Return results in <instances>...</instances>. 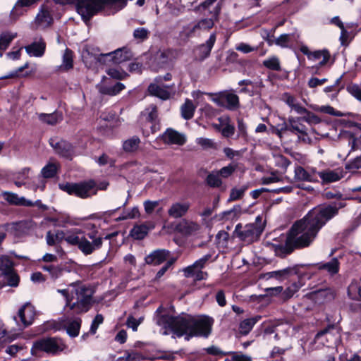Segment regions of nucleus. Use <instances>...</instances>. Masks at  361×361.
<instances>
[{
  "instance_id": "obj_2",
  "label": "nucleus",
  "mask_w": 361,
  "mask_h": 361,
  "mask_svg": "<svg viewBox=\"0 0 361 361\" xmlns=\"http://www.w3.org/2000/svg\"><path fill=\"white\" fill-rule=\"evenodd\" d=\"M156 322L165 329V334L171 331L178 336H185V339L188 341L192 337H208L212 331L214 319L207 316L195 318L190 315H161L157 318Z\"/></svg>"
},
{
  "instance_id": "obj_31",
  "label": "nucleus",
  "mask_w": 361,
  "mask_h": 361,
  "mask_svg": "<svg viewBox=\"0 0 361 361\" xmlns=\"http://www.w3.org/2000/svg\"><path fill=\"white\" fill-rule=\"evenodd\" d=\"M330 59L329 52L326 50H318L314 52H312L309 59L312 61H319V65L320 66H324Z\"/></svg>"
},
{
  "instance_id": "obj_4",
  "label": "nucleus",
  "mask_w": 361,
  "mask_h": 361,
  "mask_svg": "<svg viewBox=\"0 0 361 361\" xmlns=\"http://www.w3.org/2000/svg\"><path fill=\"white\" fill-rule=\"evenodd\" d=\"M57 291L66 298V306L76 314L86 312L91 307L93 290L80 283H72Z\"/></svg>"
},
{
  "instance_id": "obj_30",
  "label": "nucleus",
  "mask_w": 361,
  "mask_h": 361,
  "mask_svg": "<svg viewBox=\"0 0 361 361\" xmlns=\"http://www.w3.org/2000/svg\"><path fill=\"white\" fill-rule=\"evenodd\" d=\"M196 109V105L189 99H186L184 104L180 107L181 116L185 120L191 119Z\"/></svg>"
},
{
  "instance_id": "obj_32",
  "label": "nucleus",
  "mask_w": 361,
  "mask_h": 361,
  "mask_svg": "<svg viewBox=\"0 0 361 361\" xmlns=\"http://www.w3.org/2000/svg\"><path fill=\"white\" fill-rule=\"evenodd\" d=\"M73 67V53L71 50L66 49L62 56V63L59 69L63 71H67Z\"/></svg>"
},
{
  "instance_id": "obj_54",
  "label": "nucleus",
  "mask_w": 361,
  "mask_h": 361,
  "mask_svg": "<svg viewBox=\"0 0 361 361\" xmlns=\"http://www.w3.org/2000/svg\"><path fill=\"white\" fill-rule=\"evenodd\" d=\"M345 169L350 171L354 172L361 169V155L357 156L353 160L350 161L345 165Z\"/></svg>"
},
{
  "instance_id": "obj_44",
  "label": "nucleus",
  "mask_w": 361,
  "mask_h": 361,
  "mask_svg": "<svg viewBox=\"0 0 361 361\" xmlns=\"http://www.w3.org/2000/svg\"><path fill=\"white\" fill-rule=\"evenodd\" d=\"M303 286V283L298 281L293 282L288 286L283 293V298L284 300H288L293 296V295L298 291V290Z\"/></svg>"
},
{
  "instance_id": "obj_62",
  "label": "nucleus",
  "mask_w": 361,
  "mask_h": 361,
  "mask_svg": "<svg viewBox=\"0 0 361 361\" xmlns=\"http://www.w3.org/2000/svg\"><path fill=\"white\" fill-rule=\"evenodd\" d=\"M245 188H233L232 189L230 197L228 200L229 201H234L240 199L245 193Z\"/></svg>"
},
{
  "instance_id": "obj_61",
  "label": "nucleus",
  "mask_w": 361,
  "mask_h": 361,
  "mask_svg": "<svg viewBox=\"0 0 361 361\" xmlns=\"http://www.w3.org/2000/svg\"><path fill=\"white\" fill-rule=\"evenodd\" d=\"M144 208L147 214H152L154 209L159 204V201L146 200L144 202Z\"/></svg>"
},
{
  "instance_id": "obj_3",
  "label": "nucleus",
  "mask_w": 361,
  "mask_h": 361,
  "mask_svg": "<svg viewBox=\"0 0 361 361\" xmlns=\"http://www.w3.org/2000/svg\"><path fill=\"white\" fill-rule=\"evenodd\" d=\"M64 240L71 245H77L78 248L85 255H89L95 250H99L103 244V238L97 236L96 232L88 233L87 236L80 229L68 231H57L54 234L48 231L46 235V241L49 245H54Z\"/></svg>"
},
{
  "instance_id": "obj_11",
  "label": "nucleus",
  "mask_w": 361,
  "mask_h": 361,
  "mask_svg": "<svg viewBox=\"0 0 361 361\" xmlns=\"http://www.w3.org/2000/svg\"><path fill=\"white\" fill-rule=\"evenodd\" d=\"M302 121V120L301 117H290L284 127L277 130V135L279 137H281V134L283 132L290 131L298 135L300 138V135H306V127L301 123Z\"/></svg>"
},
{
  "instance_id": "obj_19",
  "label": "nucleus",
  "mask_w": 361,
  "mask_h": 361,
  "mask_svg": "<svg viewBox=\"0 0 361 361\" xmlns=\"http://www.w3.org/2000/svg\"><path fill=\"white\" fill-rule=\"evenodd\" d=\"M323 183H330L341 180L343 177V171L340 169L335 170L326 169L317 173Z\"/></svg>"
},
{
  "instance_id": "obj_12",
  "label": "nucleus",
  "mask_w": 361,
  "mask_h": 361,
  "mask_svg": "<svg viewBox=\"0 0 361 361\" xmlns=\"http://www.w3.org/2000/svg\"><path fill=\"white\" fill-rule=\"evenodd\" d=\"M297 274V268L295 267H290L285 268L281 270L273 271L267 272L264 274H260L259 275V279L269 280V279H276L279 281H283L291 277L293 275Z\"/></svg>"
},
{
  "instance_id": "obj_63",
  "label": "nucleus",
  "mask_w": 361,
  "mask_h": 361,
  "mask_svg": "<svg viewBox=\"0 0 361 361\" xmlns=\"http://www.w3.org/2000/svg\"><path fill=\"white\" fill-rule=\"evenodd\" d=\"M176 259H169L164 266H163L157 273L155 280H159L169 269V268L174 263Z\"/></svg>"
},
{
  "instance_id": "obj_5",
  "label": "nucleus",
  "mask_w": 361,
  "mask_h": 361,
  "mask_svg": "<svg viewBox=\"0 0 361 361\" xmlns=\"http://www.w3.org/2000/svg\"><path fill=\"white\" fill-rule=\"evenodd\" d=\"M67 348V344L59 337H44L33 343L31 353L33 355H37L40 353L56 355L63 352Z\"/></svg>"
},
{
  "instance_id": "obj_21",
  "label": "nucleus",
  "mask_w": 361,
  "mask_h": 361,
  "mask_svg": "<svg viewBox=\"0 0 361 361\" xmlns=\"http://www.w3.org/2000/svg\"><path fill=\"white\" fill-rule=\"evenodd\" d=\"M111 54V56H106V59L116 64L129 61L133 57L131 51L126 48L118 49Z\"/></svg>"
},
{
  "instance_id": "obj_13",
  "label": "nucleus",
  "mask_w": 361,
  "mask_h": 361,
  "mask_svg": "<svg viewBox=\"0 0 361 361\" xmlns=\"http://www.w3.org/2000/svg\"><path fill=\"white\" fill-rule=\"evenodd\" d=\"M148 91L151 95L157 97L163 100L170 99L176 93L174 85L166 86L157 83L150 84Z\"/></svg>"
},
{
  "instance_id": "obj_34",
  "label": "nucleus",
  "mask_w": 361,
  "mask_h": 361,
  "mask_svg": "<svg viewBox=\"0 0 361 361\" xmlns=\"http://www.w3.org/2000/svg\"><path fill=\"white\" fill-rule=\"evenodd\" d=\"M215 41H216V34L212 33L209 36V38L207 40L206 43L202 44L199 47V50H200V53L202 54V58H206L209 55L211 50L215 43Z\"/></svg>"
},
{
  "instance_id": "obj_15",
  "label": "nucleus",
  "mask_w": 361,
  "mask_h": 361,
  "mask_svg": "<svg viewBox=\"0 0 361 361\" xmlns=\"http://www.w3.org/2000/svg\"><path fill=\"white\" fill-rule=\"evenodd\" d=\"M162 139L169 145H183L186 142V136L173 129H167L163 134Z\"/></svg>"
},
{
  "instance_id": "obj_40",
  "label": "nucleus",
  "mask_w": 361,
  "mask_h": 361,
  "mask_svg": "<svg viewBox=\"0 0 361 361\" xmlns=\"http://www.w3.org/2000/svg\"><path fill=\"white\" fill-rule=\"evenodd\" d=\"M140 143V138L134 136L124 141L123 144V150L126 152H133L137 150Z\"/></svg>"
},
{
  "instance_id": "obj_64",
  "label": "nucleus",
  "mask_w": 361,
  "mask_h": 361,
  "mask_svg": "<svg viewBox=\"0 0 361 361\" xmlns=\"http://www.w3.org/2000/svg\"><path fill=\"white\" fill-rule=\"evenodd\" d=\"M211 258V255H206L203 256L202 258L199 259L198 260L195 261L193 263V268L196 267L197 269H203L205 267L206 263L208 262V260Z\"/></svg>"
},
{
  "instance_id": "obj_59",
  "label": "nucleus",
  "mask_w": 361,
  "mask_h": 361,
  "mask_svg": "<svg viewBox=\"0 0 361 361\" xmlns=\"http://www.w3.org/2000/svg\"><path fill=\"white\" fill-rule=\"evenodd\" d=\"M196 143L201 146L203 149L212 148L214 146L213 141L205 137H198L196 139Z\"/></svg>"
},
{
  "instance_id": "obj_52",
  "label": "nucleus",
  "mask_w": 361,
  "mask_h": 361,
  "mask_svg": "<svg viewBox=\"0 0 361 361\" xmlns=\"http://www.w3.org/2000/svg\"><path fill=\"white\" fill-rule=\"evenodd\" d=\"M6 277L7 283L9 286L16 287L19 283V276L14 271V270L11 271V273H6L4 274Z\"/></svg>"
},
{
  "instance_id": "obj_8",
  "label": "nucleus",
  "mask_w": 361,
  "mask_h": 361,
  "mask_svg": "<svg viewBox=\"0 0 361 361\" xmlns=\"http://www.w3.org/2000/svg\"><path fill=\"white\" fill-rule=\"evenodd\" d=\"M95 183L93 180L80 183L60 184V188L70 195H75L81 198H86L92 195Z\"/></svg>"
},
{
  "instance_id": "obj_45",
  "label": "nucleus",
  "mask_w": 361,
  "mask_h": 361,
  "mask_svg": "<svg viewBox=\"0 0 361 361\" xmlns=\"http://www.w3.org/2000/svg\"><path fill=\"white\" fill-rule=\"evenodd\" d=\"M37 1L38 0H18L11 11V16L16 18L18 16L22 14V11H18L20 8L24 6H29Z\"/></svg>"
},
{
  "instance_id": "obj_23",
  "label": "nucleus",
  "mask_w": 361,
  "mask_h": 361,
  "mask_svg": "<svg viewBox=\"0 0 361 361\" xmlns=\"http://www.w3.org/2000/svg\"><path fill=\"white\" fill-rule=\"evenodd\" d=\"M111 54L97 55L86 51L82 54V60L85 66L90 68H94L98 63H101L103 59H106V56H111Z\"/></svg>"
},
{
  "instance_id": "obj_28",
  "label": "nucleus",
  "mask_w": 361,
  "mask_h": 361,
  "mask_svg": "<svg viewBox=\"0 0 361 361\" xmlns=\"http://www.w3.org/2000/svg\"><path fill=\"white\" fill-rule=\"evenodd\" d=\"M200 226L195 222L183 221L178 225V231L185 235H191L200 229Z\"/></svg>"
},
{
  "instance_id": "obj_53",
  "label": "nucleus",
  "mask_w": 361,
  "mask_h": 361,
  "mask_svg": "<svg viewBox=\"0 0 361 361\" xmlns=\"http://www.w3.org/2000/svg\"><path fill=\"white\" fill-rule=\"evenodd\" d=\"M149 32L145 27H138L133 31V37L140 41L147 39L149 37Z\"/></svg>"
},
{
  "instance_id": "obj_6",
  "label": "nucleus",
  "mask_w": 361,
  "mask_h": 361,
  "mask_svg": "<svg viewBox=\"0 0 361 361\" xmlns=\"http://www.w3.org/2000/svg\"><path fill=\"white\" fill-rule=\"evenodd\" d=\"M107 3V0H78L76 10L82 20L87 23L94 15L102 11Z\"/></svg>"
},
{
  "instance_id": "obj_1",
  "label": "nucleus",
  "mask_w": 361,
  "mask_h": 361,
  "mask_svg": "<svg viewBox=\"0 0 361 361\" xmlns=\"http://www.w3.org/2000/svg\"><path fill=\"white\" fill-rule=\"evenodd\" d=\"M338 206H319L311 209L302 219L297 221L291 227L284 247V254H290L293 247L302 248L310 246L316 238L319 230L326 223L336 216Z\"/></svg>"
},
{
  "instance_id": "obj_14",
  "label": "nucleus",
  "mask_w": 361,
  "mask_h": 361,
  "mask_svg": "<svg viewBox=\"0 0 361 361\" xmlns=\"http://www.w3.org/2000/svg\"><path fill=\"white\" fill-rule=\"evenodd\" d=\"M49 144L56 153L63 157L71 159L73 154V149L69 142L58 138H51Z\"/></svg>"
},
{
  "instance_id": "obj_18",
  "label": "nucleus",
  "mask_w": 361,
  "mask_h": 361,
  "mask_svg": "<svg viewBox=\"0 0 361 361\" xmlns=\"http://www.w3.org/2000/svg\"><path fill=\"white\" fill-rule=\"evenodd\" d=\"M25 49L30 56L41 57L44 54L46 43L42 38L35 39L32 43L26 46Z\"/></svg>"
},
{
  "instance_id": "obj_60",
  "label": "nucleus",
  "mask_w": 361,
  "mask_h": 361,
  "mask_svg": "<svg viewBox=\"0 0 361 361\" xmlns=\"http://www.w3.org/2000/svg\"><path fill=\"white\" fill-rule=\"evenodd\" d=\"M104 321V317L102 314H97L94 319H93L91 327H90V332L92 334H94L99 327V326L102 324Z\"/></svg>"
},
{
  "instance_id": "obj_24",
  "label": "nucleus",
  "mask_w": 361,
  "mask_h": 361,
  "mask_svg": "<svg viewBox=\"0 0 361 361\" xmlns=\"http://www.w3.org/2000/svg\"><path fill=\"white\" fill-rule=\"evenodd\" d=\"M154 227L153 223L136 225L130 231V235L136 240H142L147 235L149 231L154 228Z\"/></svg>"
},
{
  "instance_id": "obj_33",
  "label": "nucleus",
  "mask_w": 361,
  "mask_h": 361,
  "mask_svg": "<svg viewBox=\"0 0 361 361\" xmlns=\"http://www.w3.org/2000/svg\"><path fill=\"white\" fill-rule=\"evenodd\" d=\"M348 294L353 300H361V279L350 283L348 288Z\"/></svg>"
},
{
  "instance_id": "obj_47",
  "label": "nucleus",
  "mask_w": 361,
  "mask_h": 361,
  "mask_svg": "<svg viewBox=\"0 0 361 361\" xmlns=\"http://www.w3.org/2000/svg\"><path fill=\"white\" fill-rule=\"evenodd\" d=\"M16 37V33H2L0 37V50H5Z\"/></svg>"
},
{
  "instance_id": "obj_7",
  "label": "nucleus",
  "mask_w": 361,
  "mask_h": 361,
  "mask_svg": "<svg viewBox=\"0 0 361 361\" xmlns=\"http://www.w3.org/2000/svg\"><path fill=\"white\" fill-rule=\"evenodd\" d=\"M211 100L220 107L235 110L239 106L238 97L231 91L224 90L216 93H208Z\"/></svg>"
},
{
  "instance_id": "obj_42",
  "label": "nucleus",
  "mask_w": 361,
  "mask_h": 361,
  "mask_svg": "<svg viewBox=\"0 0 361 361\" xmlns=\"http://www.w3.org/2000/svg\"><path fill=\"white\" fill-rule=\"evenodd\" d=\"M0 270L3 274L11 273V271L13 270V263L8 256L0 257Z\"/></svg>"
},
{
  "instance_id": "obj_20",
  "label": "nucleus",
  "mask_w": 361,
  "mask_h": 361,
  "mask_svg": "<svg viewBox=\"0 0 361 361\" xmlns=\"http://www.w3.org/2000/svg\"><path fill=\"white\" fill-rule=\"evenodd\" d=\"M265 220L262 215H257L254 223L250 225V240H257L264 231Z\"/></svg>"
},
{
  "instance_id": "obj_10",
  "label": "nucleus",
  "mask_w": 361,
  "mask_h": 361,
  "mask_svg": "<svg viewBox=\"0 0 361 361\" xmlns=\"http://www.w3.org/2000/svg\"><path fill=\"white\" fill-rule=\"evenodd\" d=\"M52 8L50 4H45L40 6L33 25L36 28L44 29L50 26L53 23Z\"/></svg>"
},
{
  "instance_id": "obj_26",
  "label": "nucleus",
  "mask_w": 361,
  "mask_h": 361,
  "mask_svg": "<svg viewBox=\"0 0 361 361\" xmlns=\"http://www.w3.org/2000/svg\"><path fill=\"white\" fill-rule=\"evenodd\" d=\"M295 178L300 181L316 182L317 181L314 172L310 173L304 168L298 166L295 169Z\"/></svg>"
},
{
  "instance_id": "obj_58",
  "label": "nucleus",
  "mask_w": 361,
  "mask_h": 361,
  "mask_svg": "<svg viewBox=\"0 0 361 361\" xmlns=\"http://www.w3.org/2000/svg\"><path fill=\"white\" fill-rule=\"evenodd\" d=\"M107 74L111 78L122 80L127 76V73L124 71H121L116 68H109L107 71Z\"/></svg>"
},
{
  "instance_id": "obj_49",
  "label": "nucleus",
  "mask_w": 361,
  "mask_h": 361,
  "mask_svg": "<svg viewBox=\"0 0 361 361\" xmlns=\"http://www.w3.org/2000/svg\"><path fill=\"white\" fill-rule=\"evenodd\" d=\"M234 234L240 240H245L248 236V229L247 228V225L243 227L241 224H237L234 231Z\"/></svg>"
},
{
  "instance_id": "obj_27",
  "label": "nucleus",
  "mask_w": 361,
  "mask_h": 361,
  "mask_svg": "<svg viewBox=\"0 0 361 361\" xmlns=\"http://www.w3.org/2000/svg\"><path fill=\"white\" fill-rule=\"evenodd\" d=\"M38 118L49 125H55L60 122L62 118V114L58 111H55L51 114H37Z\"/></svg>"
},
{
  "instance_id": "obj_50",
  "label": "nucleus",
  "mask_w": 361,
  "mask_h": 361,
  "mask_svg": "<svg viewBox=\"0 0 361 361\" xmlns=\"http://www.w3.org/2000/svg\"><path fill=\"white\" fill-rule=\"evenodd\" d=\"M207 183L211 187H219L221 185V180L217 172L209 174L207 177Z\"/></svg>"
},
{
  "instance_id": "obj_22",
  "label": "nucleus",
  "mask_w": 361,
  "mask_h": 361,
  "mask_svg": "<svg viewBox=\"0 0 361 361\" xmlns=\"http://www.w3.org/2000/svg\"><path fill=\"white\" fill-rule=\"evenodd\" d=\"M2 195L10 204L25 207H30L32 204V201L25 199L24 197H20L16 193L4 192Z\"/></svg>"
},
{
  "instance_id": "obj_35",
  "label": "nucleus",
  "mask_w": 361,
  "mask_h": 361,
  "mask_svg": "<svg viewBox=\"0 0 361 361\" xmlns=\"http://www.w3.org/2000/svg\"><path fill=\"white\" fill-rule=\"evenodd\" d=\"M124 88L125 85L123 83L117 82L111 87L102 86L99 88V92L104 94L114 96L118 94Z\"/></svg>"
},
{
  "instance_id": "obj_43",
  "label": "nucleus",
  "mask_w": 361,
  "mask_h": 361,
  "mask_svg": "<svg viewBox=\"0 0 361 361\" xmlns=\"http://www.w3.org/2000/svg\"><path fill=\"white\" fill-rule=\"evenodd\" d=\"M342 138L348 140L352 150L361 149V137H355L351 133L346 132L343 135Z\"/></svg>"
},
{
  "instance_id": "obj_46",
  "label": "nucleus",
  "mask_w": 361,
  "mask_h": 361,
  "mask_svg": "<svg viewBox=\"0 0 361 361\" xmlns=\"http://www.w3.org/2000/svg\"><path fill=\"white\" fill-rule=\"evenodd\" d=\"M58 166L55 163H49L42 168L41 173L44 178H52L56 173Z\"/></svg>"
},
{
  "instance_id": "obj_17",
  "label": "nucleus",
  "mask_w": 361,
  "mask_h": 361,
  "mask_svg": "<svg viewBox=\"0 0 361 361\" xmlns=\"http://www.w3.org/2000/svg\"><path fill=\"white\" fill-rule=\"evenodd\" d=\"M169 250H157L147 255L145 260L147 264L159 265L169 258Z\"/></svg>"
},
{
  "instance_id": "obj_41",
  "label": "nucleus",
  "mask_w": 361,
  "mask_h": 361,
  "mask_svg": "<svg viewBox=\"0 0 361 361\" xmlns=\"http://www.w3.org/2000/svg\"><path fill=\"white\" fill-rule=\"evenodd\" d=\"M336 331V328L334 325H330L328 327L324 329L323 330L319 331L315 336V340L317 341H319L320 339L323 336H326V340L327 342L329 341H332L333 337L334 336V331Z\"/></svg>"
},
{
  "instance_id": "obj_51",
  "label": "nucleus",
  "mask_w": 361,
  "mask_h": 361,
  "mask_svg": "<svg viewBox=\"0 0 361 361\" xmlns=\"http://www.w3.org/2000/svg\"><path fill=\"white\" fill-rule=\"evenodd\" d=\"M314 296L317 300L323 298L324 301L331 300L334 297L333 292L330 290H319L314 293Z\"/></svg>"
},
{
  "instance_id": "obj_36",
  "label": "nucleus",
  "mask_w": 361,
  "mask_h": 361,
  "mask_svg": "<svg viewBox=\"0 0 361 361\" xmlns=\"http://www.w3.org/2000/svg\"><path fill=\"white\" fill-rule=\"evenodd\" d=\"M81 319H76L70 322L66 326V332L71 337L78 336L80 329Z\"/></svg>"
},
{
  "instance_id": "obj_9",
  "label": "nucleus",
  "mask_w": 361,
  "mask_h": 361,
  "mask_svg": "<svg viewBox=\"0 0 361 361\" xmlns=\"http://www.w3.org/2000/svg\"><path fill=\"white\" fill-rule=\"evenodd\" d=\"M35 316L36 311L35 307L30 302H26L18 312V317L21 324L18 323L17 317H14L13 319L18 324L20 329H25L33 323Z\"/></svg>"
},
{
  "instance_id": "obj_37",
  "label": "nucleus",
  "mask_w": 361,
  "mask_h": 361,
  "mask_svg": "<svg viewBox=\"0 0 361 361\" xmlns=\"http://www.w3.org/2000/svg\"><path fill=\"white\" fill-rule=\"evenodd\" d=\"M199 35L195 23L184 26L180 32V37L184 39L193 37Z\"/></svg>"
},
{
  "instance_id": "obj_39",
  "label": "nucleus",
  "mask_w": 361,
  "mask_h": 361,
  "mask_svg": "<svg viewBox=\"0 0 361 361\" xmlns=\"http://www.w3.org/2000/svg\"><path fill=\"white\" fill-rule=\"evenodd\" d=\"M228 118L226 116L219 118L221 133L226 137H229L234 133V127L228 123Z\"/></svg>"
},
{
  "instance_id": "obj_55",
  "label": "nucleus",
  "mask_w": 361,
  "mask_h": 361,
  "mask_svg": "<svg viewBox=\"0 0 361 361\" xmlns=\"http://www.w3.org/2000/svg\"><path fill=\"white\" fill-rule=\"evenodd\" d=\"M30 174H31V169L28 168V167H25V168L21 169L20 171H18L15 174V178H16V179H19V180L21 179L22 180L26 182L27 180H28L31 178Z\"/></svg>"
},
{
  "instance_id": "obj_16",
  "label": "nucleus",
  "mask_w": 361,
  "mask_h": 361,
  "mask_svg": "<svg viewBox=\"0 0 361 361\" xmlns=\"http://www.w3.org/2000/svg\"><path fill=\"white\" fill-rule=\"evenodd\" d=\"M190 204L188 202H173L168 209V214L173 219L181 218L188 212Z\"/></svg>"
},
{
  "instance_id": "obj_38",
  "label": "nucleus",
  "mask_w": 361,
  "mask_h": 361,
  "mask_svg": "<svg viewBox=\"0 0 361 361\" xmlns=\"http://www.w3.org/2000/svg\"><path fill=\"white\" fill-rule=\"evenodd\" d=\"M298 35L295 34H282L275 39V44L282 48H286L289 46V43L292 38L297 39Z\"/></svg>"
},
{
  "instance_id": "obj_57",
  "label": "nucleus",
  "mask_w": 361,
  "mask_h": 361,
  "mask_svg": "<svg viewBox=\"0 0 361 361\" xmlns=\"http://www.w3.org/2000/svg\"><path fill=\"white\" fill-rule=\"evenodd\" d=\"M235 166L233 164H229L228 166H224L217 173L219 176L223 178H227L230 176L233 172L235 171Z\"/></svg>"
},
{
  "instance_id": "obj_56",
  "label": "nucleus",
  "mask_w": 361,
  "mask_h": 361,
  "mask_svg": "<svg viewBox=\"0 0 361 361\" xmlns=\"http://www.w3.org/2000/svg\"><path fill=\"white\" fill-rule=\"evenodd\" d=\"M305 114H306L305 116L301 117L302 121H304L308 123H310V124H317V123H320V121H321L320 118L314 114L313 113L308 111L307 110V112Z\"/></svg>"
},
{
  "instance_id": "obj_25",
  "label": "nucleus",
  "mask_w": 361,
  "mask_h": 361,
  "mask_svg": "<svg viewBox=\"0 0 361 361\" xmlns=\"http://www.w3.org/2000/svg\"><path fill=\"white\" fill-rule=\"evenodd\" d=\"M219 8H216L215 14L212 18H203L200 20L199 21L195 23L196 27L197 29V31L199 34L201 32L204 31H208L211 28L213 27L214 25V19L216 18L218 14H219Z\"/></svg>"
},
{
  "instance_id": "obj_48",
  "label": "nucleus",
  "mask_w": 361,
  "mask_h": 361,
  "mask_svg": "<svg viewBox=\"0 0 361 361\" xmlns=\"http://www.w3.org/2000/svg\"><path fill=\"white\" fill-rule=\"evenodd\" d=\"M263 64L267 68L273 71H279L281 69L279 60L276 56L264 60Z\"/></svg>"
},
{
  "instance_id": "obj_29",
  "label": "nucleus",
  "mask_w": 361,
  "mask_h": 361,
  "mask_svg": "<svg viewBox=\"0 0 361 361\" xmlns=\"http://www.w3.org/2000/svg\"><path fill=\"white\" fill-rule=\"evenodd\" d=\"M318 269L324 270L331 275L336 274L339 271V262L337 258H333L329 262L317 264Z\"/></svg>"
}]
</instances>
